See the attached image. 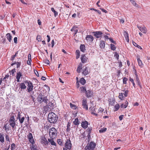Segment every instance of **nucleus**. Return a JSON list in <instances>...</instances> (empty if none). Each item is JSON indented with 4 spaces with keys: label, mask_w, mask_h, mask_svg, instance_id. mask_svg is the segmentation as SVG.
Returning <instances> with one entry per match:
<instances>
[{
    "label": "nucleus",
    "mask_w": 150,
    "mask_h": 150,
    "mask_svg": "<svg viewBox=\"0 0 150 150\" xmlns=\"http://www.w3.org/2000/svg\"><path fill=\"white\" fill-rule=\"evenodd\" d=\"M58 117L53 112L49 113L48 116V120L50 123H54L57 121Z\"/></svg>",
    "instance_id": "nucleus-1"
},
{
    "label": "nucleus",
    "mask_w": 150,
    "mask_h": 150,
    "mask_svg": "<svg viewBox=\"0 0 150 150\" xmlns=\"http://www.w3.org/2000/svg\"><path fill=\"white\" fill-rule=\"evenodd\" d=\"M49 134L50 138L55 139L57 137V131L54 127H52L49 129Z\"/></svg>",
    "instance_id": "nucleus-2"
},
{
    "label": "nucleus",
    "mask_w": 150,
    "mask_h": 150,
    "mask_svg": "<svg viewBox=\"0 0 150 150\" xmlns=\"http://www.w3.org/2000/svg\"><path fill=\"white\" fill-rule=\"evenodd\" d=\"M96 146V144L93 142H91L90 143H88L85 149L86 150H91L94 149Z\"/></svg>",
    "instance_id": "nucleus-3"
},
{
    "label": "nucleus",
    "mask_w": 150,
    "mask_h": 150,
    "mask_svg": "<svg viewBox=\"0 0 150 150\" xmlns=\"http://www.w3.org/2000/svg\"><path fill=\"white\" fill-rule=\"evenodd\" d=\"M9 122L10 125L11 126L12 128L15 129L16 128V123L14 116H13L11 117Z\"/></svg>",
    "instance_id": "nucleus-4"
},
{
    "label": "nucleus",
    "mask_w": 150,
    "mask_h": 150,
    "mask_svg": "<svg viewBox=\"0 0 150 150\" xmlns=\"http://www.w3.org/2000/svg\"><path fill=\"white\" fill-rule=\"evenodd\" d=\"M94 36L97 38H99L102 36V35H104V32L101 31H97L93 32Z\"/></svg>",
    "instance_id": "nucleus-5"
},
{
    "label": "nucleus",
    "mask_w": 150,
    "mask_h": 150,
    "mask_svg": "<svg viewBox=\"0 0 150 150\" xmlns=\"http://www.w3.org/2000/svg\"><path fill=\"white\" fill-rule=\"evenodd\" d=\"M26 83L28 84V87L27 88L28 90V92H30L32 91L33 90V84L30 81H27L25 82Z\"/></svg>",
    "instance_id": "nucleus-6"
},
{
    "label": "nucleus",
    "mask_w": 150,
    "mask_h": 150,
    "mask_svg": "<svg viewBox=\"0 0 150 150\" xmlns=\"http://www.w3.org/2000/svg\"><path fill=\"white\" fill-rule=\"evenodd\" d=\"M64 145L66 148V149H67L69 150L71 149V144L69 139H67L66 140Z\"/></svg>",
    "instance_id": "nucleus-7"
},
{
    "label": "nucleus",
    "mask_w": 150,
    "mask_h": 150,
    "mask_svg": "<svg viewBox=\"0 0 150 150\" xmlns=\"http://www.w3.org/2000/svg\"><path fill=\"white\" fill-rule=\"evenodd\" d=\"M17 119H18L20 123L22 124L25 119V117L24 116H23L22 115L20 114L19 112L18 114L17 117Z\"/></svg>",
    "instance_id": "nucleus-8"
},
{
    "label": "nucleus",
    "mask_w": 150,
    "mask_h": 150,
    "mask_svg": "<svg viewBox=\"0 0 150 150\" xmlns=\"http://www.w3.org/2000/svg\"><path fill=\"white\" fill-rule=\"evenodd\" d=\"M86 93V96L88 98H90L93 96V94L92 92L90 90H88Z\"/></svg>",
    "instance_id": "nucleus-9"
},
{
    "label": "nucleus",
    "mask_w": 150,
    "mask_h": 150,
    "mask_svg": "<svg viewBox=\"0 0 150 150\" xmlns=\"http://www.w3.org/2000/svg\"><path fill=\"white\" fill-rule=\"evenodd\" d=\"M28 137L29 141L32 144L34 143V141L32 134L30 133L28 135Z\"/></svg>",
    "instance_id": "nucleus-10"
},
{
    "label": "nucleus",
    "mask_w": 150,
    "mask_h": 150,
    "mask_svg": "<svg viewBox=\"0 0 150 150\" xmlns=\"http://www.w3.org/2000/svg\"><path fill=\"white\" fill-rule=\"evenodd\" d=\"M82 105L83 106V108L88 110V107L87 104V99H83L82 101Z\"/></svg>",
    "instance_id": "nucleus-11"
},
{
    "label": "nucleus",
    "mask_w": 150,
    "mask_h": 150,
    "mask_svg": "<svg viewBox=\"0 0 150 150\" xmlns=\"http://www.w3.org/2000/svg\"><path fill=\"white\" fill-rule=\"evenodd\" d=\"M81 59L82 63H85L87 62L88 58L85 55L83 54L81 55Z\"/></svg>",
    "instance_id": "nucleus-12"
},
{
    "label": "nucleus",
    "mask_w": 150,
    "mask_h": 150,
    "mask_svg": "<svg viewBox=\"0 0 150 150\" xmlns=\"http://www.w3.org/2000/svg\"><path fill=\"white\" fill-rule=\"evenodd\" d=\"M83 69L82 73L84 75L86 76L89 73L88 68L86 66H83Z\"/></svg>",
    "instance_id": "nucleus-13"
},
{
    "label": "nucleus",
    "mask_w": 150,
    "mask_h": 150,
    "mask_svg": "<svg viewBox=\"0 0 150 150\" xmlns=\"http://www.w3.org/2000/svg\"><path fill=\"white\" fill-rule=\"evenodd\" d=\"M94 38L91 35H87L86 38V40L88 42H91L93 40Z\"/></svg>",
    "instance_id": "nucleus-14"
},
{
    "label": "nucleus",
    "mask_w": 150,
    "mask_h": 150,
    "mask_svg": "<svg viewBox=\"0 0 150 150\" xmlns=\"http://www.w3.org/2000/svg\"><path fill=\"white\" fill-rule=\"evenodd\" d=\"M138 28L140 30V31L144 33H146L147 32L146 28L144 27L138 26Z\"/></svg>",
    "instance_id": "nucleus-15"
},
{
    "label": "nucleus",
    "mask_w": 150,
    "mask_h": 150,
    "mask_svg": "<svg viewBox=\"0 0 150 150\" xmlns=\"http://www.w3.org/2000/svg\"><path fill=\"white\" fill-rule=\"evenodd\" d=\"M22 76V73L21 71L18 72L16 74V79L18 82L20 81V79L21 77Z\"/></svg>",
    "instance_id": "nucleus-16"
},
{
    "label": "nucleus",
    "mask_w": 150,
    "mask_h": 150,
    "mask_svg": "<svg viewBox=\"0 0 150 150\" xmlns=\"http://www.w3.org/2000/svg\"><path fill=\"white\" fill-rule=\"evenodd\" d=\"M81 126L83 128L86 129L88 127V122L86 121H83L81 123Z\"/></svg>",
    "instance_id": "nucleus-17"
},
{
    "label": "nucleus",
    "mask_w": 150,
    "mask_h": 150,
    "mask_svg": "<svg viewBox=\"0 0 150 150\" xmlns=\"http://www.w3.org/2000/svg\"><path fill=\"white\" fill-rule=\"evenodd\" d=\"M128 104L127 101H126L124 103L120 105V107L121 108H126Z\"/></svg>",
    "instance_id": "nucleus-18"
},
{
    "label": "nucleus",
    "mask_w": 150,
    "mask_h": 150,
    "mask_svg": "<svg viewBox=\"0 0 150 150\" xmlns=\"http://www.w3.org/2000/svg\"><path fill=\"white\" fill-rule=\"evenodd\" d=\"M41 142L42 144H47L48 143L46 138L45 137L42 138L41 139Z\"/></svg>",
    "instance_id": "nucleus-19"
},
{
    "label": "nucleus",
    "mask_w": 150,
    "mask_h": 150,
    "mask_svg": "<svg viewBox=\"0 0 150 150\" xmlns=\"http://www.w3.org/2000/svg\"><path fill=\"white\" fill-rule=\"evenodd\" d=\"M127 41L128 42H129V39L128 33L126 31H124L123 33Z\"/></svg>",
    "instance_id": "nucleus-20"
},
{
    "label": "nucleus",
    "mask_w": 150,
    "mask_h": 150,
    "mask_svg": "<svg viewBox=\"0 0 150 150\" xmlns=\"http://www.w3.org/2000/svg\"><path fill=\"white\" fill-rule=\"evenodd\" d=\"M80 90L81 93H85L86 92V88L85 86L81 87L80 88Z\"/></svg>",
    "instance_id": "nucleus-21"
},
{
    "label": "nucleus",
    "mask_w": 150,
    "mask_h": 150,
    "mask_svg": "<svg viewBox=\"0 0 150 150\" xmlns=\"http://www.w3.org/2000/svg\"><path fill=\"white\" fill-rule=\"evenodd\" d=\"M105 46V41L103 40H101L100 41V47L101 48H104Z\"/></svg>",
    "instance_id": "nucleus-22"
},
{
    "label": "nucleus",
    "mask_w": 150,
    "mask_h": 150,
    "mask_svg": "<svg viewBox=\"0 0 150 150\" xmlns=\"http://www.w3.org/2000/svg\"><path fill=\"white\" fill-rule=\"evenodd\" d=\"M6 38L9 42L11 41L12 37L9 33H8L6 35Z\"/></svg>",
    "instance_id": "nucleus-23"
},
{
    "label": "nucleus",
    "mask_w": 150,
    "mask_h": 150,
    "mask_svg": "<svg viewBox=\"0 0 150 150\" xmlns=\"http://www.w3.org/2000/svg\"><path fill=\"white\" fill-rule=\"evenodd\" d=\"M137 59L139 65L141 67H142L143 64L142 61L138 57H137Z\"/></svg>",
    "instance_id": "nucleus-24"
},
{
    "label": "nucleus",
    "mask_w": 150,
    "mask_h": 150,
    "mask_svg": "<svg viewBox=\"0 0 150 150\" xmlns=\"http://www.w3.org/2000/svg\"><path fill=\"white\" fill-rule=\"evenodd\" d=\"M82 68V65L81 63H80L79 65L77 68V71L79 73H80L81 72V70Z\"/></svg>",
    "instance_id": "nucleus-25"
},
{
    "label": "nucleus",
    "mask_w": 150,
    "mask_h": 150,
    "mask_svg": "<svg viewBox=\"0 0 150 150\" xmlns=\"http://www.w3.org/2000/svg\"><path fill=\"white\" fill-rule=\"evenodd\" d=\"M31 54H29L28 55V60L27 61V64L28 65H30L31 64Z\"/></svg>",
    "instance_id": "nucleus-26"
},
{
    "label": "nucleus",
    "mask_w": 150,
    "mask_h": 150,
    "mask_svg": "<svg viewBox=\"0 0 150 150\" xmlns=\"http://www.w3.org/2000/svg\"><path fill=\"white\" fill-rule=\"evenodd\" d=\"M52 138H50V139H49L48 140L49 142H50L51 144L52 145H55L56 143L54 142L53 139Z\"/></svg>",
    "instance_id": "nucleus-27"
},
{
    "label": "nucleus",
    "mask_w": 150,
    "mask_h": 150,
    "mask_svg": "<svg viewBox=\"0 0 150 150\" xmlns=\"http://www.w3.org/2000/svg\"><path fill=\"white\" fill-rule=\"evenodd\" d=\"M26 87V86L24 83H20V88H21V89H25Z\"/></svg>",
    "instance_id": "nucleus-28"
},
{
    "label": "nucleus",
    "mask_w": 150,
    "mask_h": 150,
    "mask_svg": "<svg viewBox=\"0 0 150 150\" xmlns=\"http://www.w3.org/2000/svg\"><path fill=\"white\" fill-rule=\"evenodd\" d=\"M80 49L81 52H84L86 50L85 45L83 44H81L80 46Z\"/></svg>",
    "instance_id": "nucleus-29"
},
{
    "label": "nucleus",
    "mask_w": 150,
    "mask_h": 150,
    "mask_svg": "<svg viewBox=\"0 0 150 150\" xmlns=\"http://www.w3.org/2000/svg\"><path fill=\"white\" fill-rule=\"evenodd\" d=\"M79 82L82 85H84L85 84L86 81L83 78H82L80 79Z\"/></svg>",
    "instance_id": "nucleus-30"
},
{
    "label": "nucleus",
    "mask_w": 150,
    "mask_h": 150,
    "mask_svg": "<svg viewBox=\"0 0 150 150\" xmlns=\"http://www.w3.org/2000/svg\"><path fill=\"white\" fill-rule=\"evenodd\" d=\"M120 107V105L119 104H117L114 106V111H116L119 110Z\"/></svg>",
    "instance_id": "nucleus-31"
},
{
    "label": "nucleus",
    "mask_w": 150,
    "mask_h": 150,
    "mask_svg": "<svg viewBox=\"0 0 150 150\" xmlns=\"http://www.w3.org/2000/svg\"><path fill=\"white\" fill-rule=\"evenodd\" d=\"M80 122L79 121L78 118L75 119L74 121L73 122L74 125H78L80 124Z\"/></svg>",
    "instance_id": "nucleus-32"
},
{
    "label": "nucleus",
    "mask_w": 150,
    "mask_h": 150,
    "mask_svg": "<svg viewBox=\"0 0 150 150\" xmlns=\"http://www.w3.org/2000/svg\"><path fill=\"white\" fill-rule=\"evenodd\" d=\"M136 81L138 85L140 87H141V85H140V82L139 81V78L137 76V74H136Z\"/></svg>",
    "instance_id": "nucleus-33"
},
{
    "label": "nucleus",
    "mask_w": 150,
    "mask_h": 150,
    "mask_svg": "<svg viewBox=\"0 0 150 150\" xmlns=\"http://www.w3.org/2000/svg\"><path fill=\"white\" fill-rule=\"evenodd\" d=\"M92 129L91 128H88L87 129V132L88 133V138L90 137V134Z\"/></svg>",
    "instance_id": "nucleus-34"
},
{
    "label": "nucleus",
    "mask_w": 150,
    "mask_h": 150,
    "mask_svg": "<svg viewBox=\"0 0 150 150\" xmlns=\"http://www.w3.org/2000/svg\"><path fill=\"white\" fill-rule=\"evenodd\" d=\"M76 59H78L79 57L80 56V52L79 50H76Z\"/></svg>",
    "instance_id": "nucleus-35"
},
{
    "label": "nucleus",
    "mask_w": 150,
    "mask_h": 150,
    "mask_svg": "<svg viewBox=\"0 0 150 150\" xmlns=\"http://www.w3.org/2000/svg\"><path fill=\"white\" fill-rule=\"evenodd\" d=\"M48 99L46 96H45L43 98L42 102H44L46 104H47L48 102Z\"/></svg>",
    "instance_id": "nucleus-36"
},
{
    "label": "nucleus",
    "mask_w": 150,
    "mask_h": 150,
    "mask_svg": "<svg viewBox=\"0 0 150 150\" xmlns=\"http://www.w3.org/2000/svg\"><path fill=\"white\" fill-rule=\"evenodd\" d=\"M51 10L54 13L55 17H56L57 15L58 14L57 12L53 8H51Z\"/></svg>",
    "instance_id": "nucleus-37"
},
{
    "label": "nucleus",
    "mask_w": 150,
    "mask_h": 150,
    "mask_svg": "<svg viewBox=\"0 0 150 150\" xmlns=\"http://www.w3.org/2000/svg\"><path fill=\"white\" fill-rule=\"evenodd\" d=\"M42 99L43 98L42 96L41 95L39 96L38 98V100L39 102H40V103H42Z\"/></svg>",
    "instance_id": "nucleus-38"
},
{
    "label": "nucleus",
    "mask_w": 150,
    "mask_h": 150,
    "mask_svg": "<svg viewBox=\"0 0 150 150\" xmlns=\"http://www.w3.org/2000/svg\"><path fill=\"white\" fill-rule=\"evenodd\" d=\"M132 43H133V45L134 46H135V47H137L139 49H142V47H141L140 46L138 45L137 43H135L134 42H132Z\"/></svg>",
    "instance_id": "nucleus-39"
},
{
    "label": "nucleus",
    "mask_w": 150,
    "mask_h": 150,
    "mask_svg": "<svg viewBox=\"0 0 150 150\" xmlns=\"http://www.w3.org/2000/svg\"><path fill=\"white\" fill-rule=\"evenodd\" d=\"M123 93H120L119 96V98L121 100H123L124 99V97L123 96Z\"/></svg>",
    "instance_id": "nucleus-40"
},
{
    "label": "nucleus",
    "mask_w": 150,
    "mask_h": 150,
    "mask_svg": "<svg viewBox=\"0 0 150 150\" xmlns=\"http://www.w3.org/2000/svg\"><path fill=\"white\" fill-rule=\"evenodd\" d=\"M48 107L50 108H52L53 106L54 105L53 103L51 102H49L48 104Z\"/></svg>",
    "instance_id": "nucleus-41"
},
{
    "label": "nucleus",
    "mask_w": 150,
    "mask_h": 150,
    "mask_svg": "<svg viewBox=\"0 0 150 150\" xmlns=\"http://www.w3.org/2000/svg\"><path fill=\"white\" fill-rule=\"evenodd\" d=\"M107 130V128H102L99 130V132L100 133H103L105 132Z\"/></svg>",
    "instance_id": "nucleus-42"
},
{
    "label": "nucleus",
    "mask_w": 150,
    "mask_h": 150,
    "mask_svg": "<svg viewBox=\"0 0 150 150\" xmlns=\"http://www.w3.org/2000/svg\"><path fill=\"white\" fill-rule=\"evenodd\" d=\"M16 69L15 68L13 69L10 71V74H12V76H14V73L16 72Z\"/></svg>",
    "instance_id": "nucleus-43"
},
{
    "label": "nucleus",
    "mask_w": 150,
    "mask_h": 150,
    "mask_svg": "<svg viewBox=\"0 0 150 150\" xmlns=\"http://www.w3.org/2000/svg\"><path fill=\"white\" fill-rule=\"evenodd\" d=\"M110 45L111 49L113 51L115 50L116 49V47L115 45L113 44H111Z\"/></svg>",
    "instance_id": "nucleus-44"
},
{
    "label": "nucleus",
    "mask_w": 150,
    "mask_h": 150,
    "mask_svg": "<svg viewBox=\"0 0 150 150\" xmlns=\"http://www.w3.org/2000/svg\"><path fill=\"white\" fill-rule=\"evenodd\" d=\"M30 148L31 150H38L36 148V147L33 144L31 146Z\"/></svg>",
    "instance_id": "nucleus-45"
},
{
    "label": "nucleus",
    "mask_w": 150,
    "mask_h": 150,
    "mask_svg": "<svg viewBox=\"0 0 150 150\" xmlns=\"http://www.w3.org/2000/svg\"><path fill=\"white\" fill-rule=\"evenodd\" d=\"M18 54L17 52L15 54V55L12 56L11 58V61H13L15 57H16V54Z\"/></svg>",
    "instance_id": "nucleus-46"
},
{
    "label": "nucleus",
    "mask_w": 150,
    "mask_h": 150,
    "mask_svg": "<svg viewBox=\"0 0 150 150\" xmlns=\"http://www.w3.org/2000/svg\"><path fill=\"white\" fill-rule=\"evenodd\" d=\"M70 106L72 108L75 109L76 108V105L74 104H72L71 103H70Z\"/></svg>",
    "instance_id": "nucleus-47"
},
{
    "label": "nucleus",
    "mask_w": 150,
    "mask_h": 150,
    "mask_svg": "<svg viewBox=\"0 0 150 150\" xmlns=\"http://www.w3.org/2000/svg\"><path fill=\"white\" fill-rule=\"evenodd\" d=\"M128 80V79L126 77H124L123 79V84H126L127 81Z\"/></svg>",
    "instance_id": "nucleus-48"
},
{
    "label": "nucleus",
    "mask_w": 150,
    "mask_h": 150,
    "mask_svg": "<svg viewBox=\"0 0 150 150\" xmlns=\"http://www.w3.org/2000/svg\"><path fill=\"white\" fill-rule=\"evenodd\" d=\"M0 141L2 143L4 142V137L1 135H0Z\"/></svg>",
    "instance_id": "nucleus-49"
},
{
    "label": "nucleus",
    "mask_w": 150,
    "mask_h": 150,
    "mask_svg": "<svg viewBox=\"0 0 150 150\" xmlns=\"http://www.w3.org/2000/svg\"><path fill=\"white\" fill-rule=\"evenodd\" d=\"M76 27H73V28L71 29V31H73L74 30L75 32V34H76V33L78 32V30L75 29Z\"/></svg>",
    "instance_id": "nucleus-50"
},
{
    "label": "nucleus",
    "mask_w": 150,
    "mask_h": 150,
    "mask_svg": "<svg viewBox=\"0 0 150 150\" xmlns=\"http://www.w3.org/2000/svg\"><path fill=\"white\" fill-rule=\"evenodd\" d=\"M36 39L39 42L40 41H41V36L40 35H37V37Z\"/></svg>",
    "instance_id": "nucleus-51"
},
{
    "label": "nucleus",
    "mask_w": 150,
    "mask_h": 150,
    "mask_svg": "<svg viewBox=\"0 0 150 150\" xmlns=\"http://www.w3.org/2000/svg\"><path fill=\"white\" fill-rule=\"evenodd\" d=\"M4 127L5 128V130L6 131H8L9 130V129L6 125H5L4 126Z\"/></svg>",
    "instance_id": "nucleus-52"
},
{
    "label": "nucleus",
    "mask_w": 150,
    "mask_h": 150,
    "mask_svg": "<svg viewBox=\"0 0 150 150\" xmlns=\"http://www.w3.org/2000/svg\"><path fill=\"white\" fill-rule=\"evenodd\" d=\"M57 142L59 145H61L62 144V142L61 139H58Z\"/></svg>",
    "instance_id": "nucleus-53"
},
{
    "label": "nucleus",
    "mask_w": 150,
    "mask_h": 150,
    "mask_svg": "<svg viewBox=\"0 0 150 150\" xmlns=\"http://www.w3.org/2000/svg\"><path fill=\"white\" fill-rule=\"evenodd\" d=\"M16 64L17 65V68H18L19 67L21 64V62H16Z\"/></svg>",
    "instance_id": "nucleus-54"
},
{
    "label": "nucleus",
    "mask_w": 150,
    "mask_h": 150,
    "mask_svg": "<svg viewBox=\"0 0 150 150\" xmlns=\"http://www.w3.org/2000/svg\"><path fill=\"white\" fill-rule=\"evenodd\" d=\"M114 57L117 59H119V54L117 53V52H115V54L114 55Z\"/></svg>",
    "instance_id": "nucleus-55"
},
{
    "label": "nucleus",
    "mask_w": 150,
    "mask_h": 150,
    "mask_svg": "<svg viewBox=\"0 0 150 150\" xmlns=\"http://www.w3.org/2000/svg\"><path fill=\"white\" fill-rule=\"evenodd\" d=\"M15 144L14 143H13L11 145V150H13L15 149Z\"/></svg>",
    "instance_id": "nucleus-56"
},
{
    "label": "nucleus",
    "mask_w": 150,
    "mask_h": 150,
    "mask_svg": "<svg viewBox=\"0 0 150 150\" xmlns=\"http://www.w3.org/2000/svg\"><path fill=\"white\" fill-rule=\"evenodd\" d=\"M130 1L132 3L133 5L136 6L137 5L136 3L133 0H130Z\"/></svg>",
    "instance_id": "nucleus-57"
},
{
    "label": "nucleus",
    "mask_w": 150,
    "mask_h": 150,
    "mask_svg": "<svg viewBox=\"0 0 150 150\" xmlns=\"http://www.w3.org/2000/svg\"><path fill=\"white\" fill-rule=\"evenodd\" d=\"M109 40H110V41L112 43H114L115 44H116V42L115 41H114L112 38H110Z\"/></svg>",
    "instance_id": "nucleus-58"
},
{
    "label": "nucleus",
    "mask_w": 150,
    "mask_h": 150,
    "mask_svg": "<svg viewBox=\"0 0 150 150\" xmlns=\"http://www.w3.org/2000/svg\"><path fill=\"white\" fill-rule=\"evenodd\" d=\"M104 38H105V41L106 40H107L108 39H109L110 38H109L108 36V35H104Z\"/></svg>",
    "instance_id": "nucleus-59"
},
{
    "label": "nucleus",
    "mask_w": 150,
    "mask_h": 150,
    "mask_svg": "<svg viewBox=\"0 0 150 150\" xmlns=\"http://www.w3.org/2000/svg\"><path fill=\"white\" fill-rule=\"evenodd\" d=\"M90 110H91V112H93L95 110V108L94 107H93L92 108L90 107L89 108Z\"/></svg>",
    "instance_id": "nucleus-60"
},
{
    "label": "nucleus",
    "mask_w": 150,
    "mask_h": 150,
    "mask_svg": "<svg viewBox=\"0 0 150 150\" xmlns=\"http://www.w3.org/2000/svg\"><path fill=\"white\" fill-rule=\"evenodd\" d=\"M45 63L47 64H50V61L47 59H45L44 60Z\"/></svg>",
    "instance_id": "nucleus-61"
},
{
    "label": "nucleus",
    "mask_w": 150,
    "mask_h": 150,
    "mask_svg": "<svg viewBox=\"0 0 150 150\" xmlns=\"http://www.w3.org/2000/svg\"><path fill=\"white\" fill-rule=\"evenodd\" d=\"M128 92V91L127 90H126L125 91L124 93H123V94H124V95L125 97L127 96Z\"/></svg>",
    "instance_id": "nucleus-62"
},
{
    "label": "nucleus",
    "mask_w": 150,
    "mask_h": 150,
    "mask_svg": "<svg viewBox=\"0 0 150 150\" xmlns=\"http://www.w3.org/2000/svg\"><path fill=\"white\" fill-rule=\"evenodd\" d=\"M103 111L104 109L101 108H100L98 110V111L99 112H103Z\"/></svg>",
    "instance_id": "nucleus-63"
},
{
    "label": "nucleus",
    "mask_w": 150,
    "mask_h": 150,
    "mask_svg": "<svg viewBox=\"0 0 150 150\" xmlns=\"http://www.w3.org/2000/svg\"><path fill=\"white\" fill-rule=\"evenodd\" d=\"M124 115H121L119 116V118L120 120H121L123 118Z\"/></svg>",
    "instance_id": "nucleus-64"
}]
</instances>
